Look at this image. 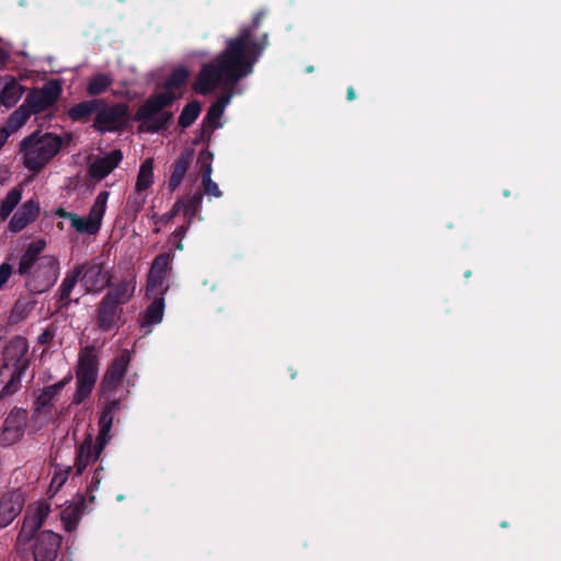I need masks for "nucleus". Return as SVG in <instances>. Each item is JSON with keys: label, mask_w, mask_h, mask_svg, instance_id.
<instances>
[{"label": "nucleus", "mask_w": 561, "mask_h": 561, "mask_svg": "<svg viewBox=\"0 0 561 561\" xmlns=\"http://www.w3.org/2000/svg\"><path fill=\"white\" fill-rule=\"evenodd\" d=\"M265 15V9L256 11L251 24L242 27L236 37L228 39L225 49L210 62L202 66L192 85L197 94L208 95L218 83L237 84L252 72L254 64L268 45L266 33L259 39L253 38V33L261 26Z\"/></svg>", "instance_id": "f257e3e1"}, {"label": "nucleus", "mask_w": 561, "mask_h": 561, "mask_svg": "<svg viewBox=\"0 0 561 561\" xmlns=\"http://www.w3.org/2000/svg\"><path fill=\"white\" fill-rule=\"evenodd\" d=\"M190 78L186 67H178L168 76L164 82V92L150 95L133 115V119L140 123L139 130L156 134L169 128L173 113L164 111L176 100L175 89L183 88Z\"/></svg>", "instance_id": "f03ea898"}, {"label": "nucleus", "mask_w": 561, "mask_h": 561, "mask_svg": "<svg viewBox=\"0 0 561 561\" xmlns=\"http://www.w3.org/2000/svg\"><path fill=\"white\" fill-rule=\"evenodd\" d=\"M28 342L25 337L16 335L5 345L0 366V382L4 383L0 390V407L7 409V399L18 393L22 388V377L30 367Z\"/></svg>", "instance_id": "7ed1b4c3"}, {"label": "nucleus", "mask_w": 561, "mask_h": 561, "mask_svg": "<svg viewBox=\"0 0 561 561\" xmlns=\"http://www.w3.org/2000/svg\"><path fill=\"white\" fill-rule=\"evenodd\" d=\"M121 409L122 402L119 400H112L103 407L99 419L100 430L95 442H93L92 436L89 434L84 437L77 450L75 461L77 476H81L87 466L91 462H95L101 456L111 438L110 433L114 422V414Z\"/></svg>", "instance_id": "20e7f679"}, {"label": "nucleus", "mask_w": 561, "mask_h": 561, "mask_svg": "<svg viewBox=\"0 0 561 561\" xmlns=\"http://www.w3.org/2000/svg\"><path fill=\"white\" fill-rule=\"evenodd\" d=\"M62 138L53 133L42 134L36 130L25 137L20 144V151L23 153L24 167L33 172L39 173L46 164L60 151Z\"/></svg>", "instance_id": "39448f33"}, {"label": "nucleus", "mask_w": 561, "mask_h": 561, "mask_svg": "<svg viewBox=\"0 0 561 561\" xmlns=\"http://www.w3.org/2000/svg\"><path fill=\"white\" fill-rule=\"evenodd\" d=\"M100 358L93 345H87L78 354L76 391L72 403L81 404L92 393L99 377Z\"/></svg>", "instance_id": "423d86ee"}, {"label": "nucleus", "mask_w": 561, "mask_h": 561, "mask_svg": "<svg viewBox=\"0 0 561 561\" xmlns=\"http://www.w3.org/2000/svg\"><path fill=\"white\" fill-rule=\"evenodd\" d=\"M130 122L135 121L129 115L127 103L108 104L103 99V105H100L92 127L100 134L114 133L126 129Z\"/></svg>", "instance_id": "0eeeda50"}, {"label": "nucleus", "mask_w": 561, "mask_h": 561, "mask_svg": "<svg viewBox=\"0 0 561 561\" xmlns=\"http://www.w3.org/2000/svg\"><path fill=\"white\" fill-rule=\"evenodd\" d=\"M61 92L62 89L59 81L50 80L41 89H32L23 104L32 114H38L54 105L60 98Z\"/></svg>", "instance_id": "6e6552de"}, {"label": "nucleus", "mask_w": 561, "mask_h": 561, "mask_svg": "<svg viewBox=\"0 0 561 561\" xmlns=\"http://www.w3.org/2000/svg\"><path fill=\"white\" fill-rule=\"evenodd\" d=\"M27 411L23 408L14 407L5 417L0 439L3 445L11 446L19 442L25 432L27 423Z\"/></svg>", "instance_id": "1a4fd4ad"}, {"label": "nucleus", "mask_w": 561, "mask_h": 561, "mask_svg": "<svg viewBox=\"0 0 561 561\" xmlns=\"http://www.w3.org/2000/svg\"><path fill=\"white\" fill-rule=\"evenodd\" d=\"M84 266L81 275L87 293H100L106 287L112 286V274L104 270L103 263L98 260H92Z\"/></svg>", "instance_id": "9d476101"}, {"label": "nucleus", "mask_w": 561, "mask_h": 561, "mask_svg": "<svg viewBox=\"0 0 561 561\" xmlns=\"http://www.w3.org/2000/svg\"><path fill=\"white\" fill-rule=\"evenodd\" d=\"M61 546V536L51 531L43 530L34 537L33 558L34 561H55Z\"/></svg>", "instance_id": "9b49d317"}, {"label": "nucleus", "mask_w": 561, "mask_h": 561, "mask_svg": "<svg viewBox=\"0 0 561 561\" xmlns=\"http://www.w3.org/2000/svg\"><path fill=\"white\" fill-rule=\"evenodd\" d=\"M130 362V353L123 350L110 364L102 380L101 390L106 393L115 390L122 382Z\"/></svg>", "instance_id": "f8f14e48"}, {"label": "nucleus", "mask_w": 561, "mask_h": 561, "mask_svg": "<svg viewBox=\"0 0 561 561\" xmlns=\"http://www.w3.org/2000/svg\"><path fill=\"white\" fill-rule=\"evenodd\" d=\"M123 308L112 302L111 296H104L96 307L95 324L99 330L110 332L118 329Z\"/></svg>", "instance_id": "ddd939ff"}, {"label": "nucleus", "mask_w": 561, "mask_h": 561, "mask_svg": "<svg viewBox=\"0 0 561 561\" xmlns=\"http://www.w3.org/2000/svg\"><path fill=\"white\" fill-rule=\"evenodd\" d=\"M24 497L19 491L8 492L0 499V528L9 526L20 515Z\"/></svg>", "instance_id": "4468645a"}, {"label": "nucleus", "mask_w": 561, "mask_h": 561, "mask_svg": "<svg viewBox=\"0 0 561 561\" xmlns=\"http://www.w3.org/2000/svg\"><path fill=\"white\" fill-rule=\"evenodd\" d=\"M39 214V203L36 199H28L12 216L9 222L11 232L22 231L28 224L36 220Z\"/></svg>", "instance_id": "2eb2a0df"}, {"label": "nucleus", "mask_w": 561, "mask_h": 561, "mask_svg": "<svg viewBox=\"0 0 561 561\" xmlns=\"http://www.w3.org/2000/svg\"><path fill=\"white\" fill-rule=\"evenodd\" d=\"M83 265H76L73 270L67 273L66 277L62 279L58 291H57V300H56V311H62L67 309L72 300L70 299L71 291L76 287L79 278L83 273Z\"/></svg>", "instance_id": "dca6fc26"}, {"label": "nucleus", "mask_w": 561, "mask_h": 561, "mask_svg": "<svg viewBox=\"0 0 561 561\" xmlns=\"http://www.w3.org/2000/svg\"><path fill=\"white\" fill-rule=\"evenodd\" d=\"M123 160V152L119 149L112 150L104 157L96 158L89 167V174L95 180H103Z\"/></svg>", "instance_id": "f3484780"}, {"label": "nucleus", "mask_w": 561, "mask_h": 561, "mask_svg": "<svg viewBox=\"0 0 561 561\" xmlns=\"http://www.w3.org/2000/svg\"><path fill=\"white\" fill-rule=\"evenodd\" d=\"M192 160L193 150L187 149L182 151L172 164V172L168 181V187L171 192L175 191L180 186L192 163Z\"/></svg>", "instance_id": "a211bd4d"}, {"label": "nucleus", "mask_w": 561, "mask_h": 561, "mask_svg": "<svg viewBox=\"0 0 561 561\" xmlns=\"http://www.w3.org/2000/svg\"><path fill=\"white\" fill-rule=\"evenodd\" d=\"M100 105H103V99H92L81 101L71 106L67 114L72 122L85 123L90 116L94 114L96 116Z\"/></svg>", "instance_id": "6ab92c4d"}, {"label": "nucleus", "mask_w": 561, "mask_h": 561, "mask_svg": "<svg viewBox=\"0 0 561 561\" xmlns=\"http://www.w3.org/2000/svg\"><path fill=\"white\" fill-rule=\"evenodd\" d=\"M164 314V297H154L153 301L146 308L142 318L139 320L140 327L147 329L146 333L151 332V327L159 324Z\"/></svg>", "instance_id": "aec40b11"}, {"label": "nucleus", "mask_w": 561, "mask_h": 561, "mask_svg": "<svg viewBox=\"0 0 561 561\" xmlns=\"http://www.w3.org/2000/svg\"><path fill=\"white\" fill-rule=\"evenodd\" d=\"M85 500L83 495H79V499L65 508L61 513V520L65 525V529L69 533L73 531L85 511Z\"/></svg>", "instance_id": "412c9836"}, {"label": "nucleus", "mask_w": 561, "mask_h": 561, "mask_svg": "<svg viewBox=\"0 0 561 561\" xmlns=\"http://www.w3.org/2000/svg\"><path fill=\"white\" fill-rule=\"evenodd\" d=\"M71 374H68L58 382L44 387L41 394L36 399L37 404L41 408L49 407L54 398L71 381Z\"/></svg>", "instance_id": "4be33fe9"}, {"label": "nucleus", "mask_w": 561, "mask_h": 561, "mask_svg": "<svg viewBox=\"0 0 561 561\" xmlns=\"http://www.w3.org/2000/svg\"><path fill=\"white\" fill-rule=\"evenodd\" d=\"M41 517H37L34 513L24 516L22 528L19 533L18 540L20 542H28L38 534L37 531L43 526Z\"/></svg>", "instance_id": "5701e85b"}, {"label": "nucleus", "mask_w": 561, "mask_h": 561, "mask_svg": "<svg viewBox=\"0 0 561 561\" xmlns=\"http://www.w3.org/2000/svg\"><path fill=\"white\" fill-rule=\"evenodd\" d=\"M135 285L129 280L119 282L113 289L108 290L105 296H111L112 302L123 307L134 296Z\"/></svg>", "instance_id": "b1692460"}, {"label": "nucleus", "mask_w": 561, "mask_h": 561, "mask_svg": "<svg viewBox=\"0 0 561 561\" xmlns=\"http://www.w3.org/2000/svg\"><path fill=\"white\" fill-rule=\"evenodd\" d=\"M112 84V76L100 72L89 79L85 91L90 96H98L107 91Z\"/></svg>", "instance_id": "393cba45"}, {"label": "nucleus", "mask_w": 561, "mask_h": 561, "mask_svg": "<svg viewBox=\"0 0 561 561\" xmlns=\"http://www.w3.org/2000/svg\"><path fill=\"white\" fill-rule=\"evenodd\" d=\"M23 91V87L15 80L5 83L0 93V104L7 108L13 107L21 99Z\"/></svg>", "instance_id": "a878e982"}, {"label": "nucleus", "mask_w": 561, "mask_h": 561, "mask_svg": "<svg viewBox=\"0 0 561 561\" xmlns=\"http://www.w3.org/2000/svg\"><path fill=\"white\" fill-rule=\"evenodd\" d=\"M153 183V161L151 158L146 159L140 168L136 181V191L138 193L148 190Z\"/></svg>", "instance_id": "bb28decb"}, {"label": "nucleus", "mask_w": 561, "mask_h": 561, "mask_svg": "<svg viewBox=\"0 0 561 561\" xmlns=\"http://www.w3.org/2000/svg\"><path fill=\"white\" fill-rule=\"evenodd\" d=\"M108 196L110 193L107 191L100 192L89 211L88 218L91 219L99 229L102 225Z\"/></svg>", "instance_id": "cd10ccee"}, {"label": "nucleus", "mask_w": 561, "mask_h": 561, "mask_svg": "<svg viewBox=\"0 0 561 561\" xmlns=\"http://www.w3.org/2000/svg\"><path fill=\"white\" fill-rule=\"evenodd\" d=\"M108 196L110 193L107 191L100 192L89 211L88 218L91 219L99 229L102 225Z\"/></svg>", "instance_id": "c85d7f7f"}, {"label": "nucleus", "mask_w": 561, "mask_h": 561, "mask_svg": "<svg viewBox=\"0 0 561 561\" xmlns=\"http://www.w3.org/2000/svg\"><path fill=\"white\" fill-rule=\"evenodd\" d=\"M167 274L154 273L149 271L147 278V295L148 296H162L168 290V286H164Z\"/></svg>", "instance_id": "c756f323"}, {"label": "nucleus", "mask_w": 561, "mask_h": 561, "mask_svg": "<svg viewBox=\"0 0 561 561\" xmlns=\"http://www.w3.org/2000/svg\"><path fill=\"white\" fill-rule=\"evenodd\" d=\"M22 198V190L20 187L12 188L0 204V220H5Z\"/></svg>", "instance_id": "7c9ffc66"}, {"label": "nucleus", "mask_w": 561, "mask_h": 561, "mask_svg": "<svg viewBox=\"0 0 561 561\" xmlns=\"http://www.w3.org/2000/svg\"><path fill=\"white\" fill-rule=\"evenodd\" d=\"M202 203H203V192H201V191H196L193 195L188 196L185 201L182 199V210H183V214L186 217V219H188V225L192 224Z\"/></svg>", "instance_id": "2f4dec72"}, {"label": "nucleus", "mask_w": 561, "mask_h": 561, "mask_svg": "<svg viewBox=\"0 0 561 561\" xmlns=\"http://www.w3.org/2000/svg\"><path fill=\"white\" fill-rule=\"evenodd\" d=\"M201 111L202 107L198 101H192L187 103L180 114L179 125L182 128L190 127L197 119V117L201 114Z\"/></svg>", "instance_id": "473e14b6"}, {"label": "nucleus", "mask_w": 561, "mask_h": 561, "mask_svg": "<svg viewBox=\"0 0 561 561\" xmlns=\"http://www.w3.org/2000/svg\"><path fill=\"white\" fill-rule=\"evenodd\" d=\"M31 111H28L24 104H22L19 108H16L8 118L7 126L8 130L11 133L20 129L30 118Z\"/></svg>", "instance_id": "72a5a7b5"}, {"label": "nucleus", "mask_w": 561, "mask_h": 561, "mask_svg": "<svg viewBox=\"0 0 561 561\" xmlns=\"http://www.w3.org/2000/svg\"><path fill=\"white\" fill-rule=\"evenodd\" d=\"M172 257L173 255L171 252L160 253L153 259L149 271L168 275L169 271L171 270L170 263Z\"/></svg>", "instance_id": "f704fd0d"}, {"label": "nucleus", "mask_w": 561, "mask_h": 561, "mask_svg": "<svg viewBox=\"0 0 561 561\" xmlns=\"http://www.w3.org/2000/svg\"><path fill=\"white\" fill-rule=\"evenodd\" d=\"M71 227L76 229L79 233H88V234H96L99 232V228L96 225L87 218H82L79 215H76L73 218V221L71 224Z\"/></svg>", "instance_id": "c9c22d12"}, {"label": "nucleus", "mask_w": 561, "mask_h": 561, "mask_svg": "<svg viewBox=\"0 0 561 561\" xmlns=\"http://www.w3.org/2000/svg\"><path fill=\"white\" fill-rule=\"evenodd\" d=\"M213 160L214 153L208 149V147L199 152L197 158V164L199 165L202 176L213 173Z\"/></svg>", "instance_id": "e433bc0d"}, {"label": "nucleus", "mask_w": 561, "mask_h": 561, "mask_svg": "<svg viewBox=\"0 0 561 561\" xmlns=\"http://www.w3.org/2000/svg\"><path fill=\"white\" fill-rule=\"evenodd\" d=\"M224 111L216 105L211 104L207 111L203 124L208 125L209 128L216 129L221 127L219 119L221 118Z\"/></svg>", "instance_id": "4c0bfd02"}, {"label": "nucleus", "mask_w": 561, "mask_h": 561, "mask_svg": "<svg viewBox=\"0 0 561 561\" xmlns=\"http://www.w3.org/2000/svg\"><path fill=\"white\" fill-rule=\"evenodd\" d=\"M34 306L35 301L19 298L12 308V316L24 319L33 310Z\"/></svg>", "instance_id": "58836bf2"}, {"label": "nucleus", "mask_w": 561, "mask_h": 561, "mask_svg": "<svg viewBox=\"0 0 561 561\" xmlns=\"http://www.w3.org/2000/svg\"><path fill=\"white\" fill-rule=\"evenodd\" d=\"M36 259L31 256V254L23 253L18 267V273L21 276L30 275L31 270L34 267L36 263Z\"/></svg>", "instance_id": "ea45409f"}, {"label": "nucleus", "mask_w": 561, "mask_h": 561, "mask_svg": "<svg viewBox=\"0 0 561 561\" xmlns=\"http://www.w3.org/2000/svg\"><path fill=\"white\" fill-rule=\"evenodd\" d=\"M202 185L205 194L214 197H220L222 192L219 190L217 183L211 180V174L202 176Z\"/></svg>", "instance_id": "a19ab883"}, {"label": "nucleus", "mask_w": 561, "mask_h": 561, "mask_svg": "<svg viewBox=\"0 0 561 561\" xmlns=\"http://www.w3.org/2000/svg\"><path fill=\"white\" fill-rule=\"evenodd\" d=\"M236 84L233 85H224L221 83H218L209 93H211L217 87H221L224 89H227L228 91L222 93L216 102H214L213 104L216 105L217 107L221 108L222 111H225V107L230 103V100L232 98V88L234 87Z\"/></svg>", "instance_id": "79ce46f5"}, {"label": "nucleus", "mask_w": 561, "mask_h": 561, "mask_svg": "<svg viewBox=\"0 0 561 561\" xmlns=\"http://www.w3.org/2000/svg\"><path fill=\"white\" fill-rule=\"evenodd\" d=\"M56 335V327L54 324L48 325L37 337V343L41 345H50Z\"/></svg>", "instance_id": "37998d69"}, {"label": "nucleus", "mask_w": 561, "mask_h": 561, "mask_svg": "<svg viewBox=\"0 0 561 561\" xmlns=\"http://www.w3.org/2000/svg\"><path fill=\"white\" fill-rule=\"evenodd\" d=\"M213 130L211 128L209 127H206V125L203 124V127L198 130V133L195 135L192 144L194 146H197L198 144H201L202 141H205L207 144V146L209 145L210 140H211V136H213Z\"/></svg>", "instance_id": "c03bdc74"}, {"label": "nucleus", "mask_w": 561, "mask_h": 561, "mask_svg": "<svg viewBox=\"0 0 561 561\" xmlns=\"http://www.w3.org/2000/svg\"><path fill=\"white\" fill-rule=\"evenodd\" d=\"M182 210V199L174 203L172 208L160 217V222L169 224Z\"/></svg>", "instance_id": "a18cd8bd"}, {"label": "nucleus", "mask_w": 561, "mask_h": 561, "mask_svg": "<svg viewBox=\"0 0 561 561\" xmlns=\"http://www.w3.org/2000/svg\"><path fill=\"white\" fill-rule=\"evenodd\" d=\"M45 247H46V242L43 239H39L37 241L30 243L24 253L31 254V256H33L37 260L38 255L45 249Z\"/></svg>", "instance_id": "49530a36"}, {"label": "nucleus", "mask_w": 561, "mask_h": 561, "mask_svg": "<svg viewBox=\"0 0 561 561\" xmlns=\"http://www.w3.org/2000/svg\"><path fill=\"white\" fill-rule=\"evenodd\" d=\"M12 274L11 264L3 262L0 265V289L5 285Z\"/></svg>", "instance_id": "de8ad7c7"}, {"label": "nucleus", "mask_w": 561, "mask_h": 561, "mask_svg": "<svg viewBox=\"0 0 561 561\" xmlns=\"http://www.w3.org/2000/svg\"><path fill=\"white\" fill-rule=\"evenodd\" d=\"M102 478H98V476H92L90 483L87 486V493L89 494L90 502H94L95 496L94 492L99 489Z\"/></svg>", "instance_id": "09e8293b"}, {"label": "nucleus", "mask_w": 561, "mask_h": 561, "mask_svg": "<svg viewBox=\"0 0 561 561\" xmlns=\"http://www.w3.org/2000/svg\"><path fill=\"white\" fill-rule=\"evenodd\" d=\"M33 513L37 517H41V520L44 523L50 513V506L47 503H41Z\"/></svg>", "instance_id": "8fccbe9b"}, {"label": "nucleus", "mask_w": 561, "mask_h": 561, "mask_svg": "<svg viewBox=\"0 0 561 561\" xmlns=\"http://www.w3.org/2000/svg\"><path fill=\"white\" fill-rule=\"evenodd\" d=\"M191 225H188V219H186V224L185 225H182L180 227H178L174 232H173V238L176 239V240H180L182 241L183 238L185 237L186 234V231L188 229Z\"/></svg>", "instance_id": "3c124183"}, {"label": "nucleus", "mask_w": 561, "mask_h": 561, "mask_svg": "<svg viewBox=\"0 0 561 561\" xmlns=\"http://www.w3.org/2000/svg\"><path fill=\"white\" fill-rule=\"evenodd\" d=\"M55 215L59 218L68 219L70 221V224H72L73 218L76 217L77 214L67 211L65 208L59 207L55 210Z\"/></svg>", "instance_id": "603ef678"}, {"label": "nucleus", "mask_w": 561, "mask_h": 561, "mask_svg": "<svg viewBox=\"0 0 561 561\" xmlns=\"http://www.w3.org/2000/svg\"><path fill=\"white\" fill-rule=\"evenodd\" d=\"M9 136H10V131L8 130V128L1 127L0 128V150L2 149L4 144L7 142Z\"/></svg>", "instance_id": "864d4df0"}, {"label": "nucleus", "mask_w": 561, "mask_h": 561, "mask_svg": "<svg viewBox=\"0 0 561 561\" xmlns=\"http://www.w3.org/2000/svg\"><path fill=\"white\" fill-rule=\"evenodd\" d=\"M9 60V54L0 47V69L4 68Z\"/></svg>", "instance_id": "5fc2aeb1"}, {"label": "nucleus", "mask_w": 561, "mask_h": 561, "mask_svg": "<svg viewBox=\"0 0 561 561\" xmlns=\"http://www.w3.org/2000/svg\"><path fill=\"white\" fill-rule=\"evenodd\" d=\"M355 98H356V94H355L354 88L353 87H348L347 93H346V99L348 101H353V100H355Z\"/></svg>", "instance_id": "6e6d98bb"}, {"label": "nucleus", "mask_w": 561, "mask_h": 561, "mask_svg": "<svg viewBox=\"0 0 561 561\" xmlns=\"http://www.w3.org/2000/svg\"><path fill=\"white\" fill-rule=\"evenodd\" d=\"M103 472H104V468L102 465H99L94 472H93V476H98V478H102L103 479Z\"/></svg>", "instance_id": "4d7b16f0"}, {"label": "nucleus", "mask_w": 561, "mask_h": 561, "mask_svg": "<svg viewBox=\"0 0 561 561\" xmlns=\"http://www.w3.org/2000/svg\"><path fill=\"white\" fill-rule=\"evenodd\" d=\"M47 263H48L50 268H56L58 266V262L55 259H48Z\"/></svg>", "instance_id": "13d9d810"}, {"label": "nucleus", "mask_w": 561, "mask_h": 561, "mask_svg": "<svg viewBox=\"0 0 561 561\" xmlns=\"http://www.w3.org/2000/svg\"><path fill=\"white\" fill-rule=\"evenodd\" d=\"M175 249H176V250H183L182 241L178 240V242H176V244H175Z\"/></svg>", "instance_id": "bf43d9fd"}, {"label": "nucleus", "mask_w": 561, "mask_h": 561, "mask_svg": "<svg viewBox=\"0 0 561 561\" xmlns=\"http://www.w3.org/2000/svg\"><path fill=\"white\" fill-rule=\"evenodd\" d=\"M56 280H57V275H55L54 279L46 285V288H49L50 286H53Z\"/></svg>", "instance_id": "052dcab7"}, {"label": "nucleus", "mask_w": 561, "mask_h": 561, "mask_svg": "<svg viewBox=\"0 0 561 561\" xmlns=\"http://www.w3.org/2000/svg\"><path fill=\"white\" fill-rule=\"evenodd\" d=\"M507 526H508V524L506 522L501 523V527H507Z\"/></svg>", "instance_id": "680f3d73"}, {"label": "nucleus", "mask_w": 561, "mask_h": 561, "mask_svg": "<svg viewBox=\"0 0 561 561\" xmlns=\"http://www.w3.org/2000/svg\"><path fill=\"white\" fill-rule=\"evenodd\" d=\"M470 275H471V272H470V271H468V272H466V273H465V276H466V277H469Z\"/></svg>", "instance_id": "e2e57ef3"}, {"label": "nucleus", "mask_w": 561, "mask_h": 561, "mask_svg": "<svg viewBox=\"0 0 561 561\" xmlns=\"http://www.w3.org/2000/svg\"><path fill=\"white\" fill-rule=\"evenodd\" d=\"M123 499H124V496H123V495H118V496H117V500H118V501H122Z\"/></svg>", "instance_id": "0e129e2a"}, {"label": "nucleus", "mask_w": 561, "mask_h": 561, "mask_svg": "<svg viewBox=\"0 0 561 561\" xmlns=\"http://www.w3.org/2000/svg\"><path fill=\"white\" fill-rule=\"evenodd\" d=\"M312 70H313V68H312V67H309V68L307 69V71H309V72H310V71H312Z\"/></svg>", "instance_id": "69168bd1"}]
</instances>
